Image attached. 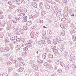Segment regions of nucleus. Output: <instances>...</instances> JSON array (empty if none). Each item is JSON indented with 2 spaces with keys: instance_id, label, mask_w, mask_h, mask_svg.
Returning a JSON list of instances; mask_svg holds the SVG:
<instances>
[{
  "instance_id": "f257e3e1",
  "label": "nucleus",
  "mask_w": 76,
  "mask_h": 76,
  "mask_svg": "<svg viewBox=\"0 0 76 76\" xmlns=\"http://www.w3.org/2000/svg\"><path fill=\"white\" fill-rule=\"evenodd\" d=\"M31 4L32 6H33L34 7H37V5L35 2H33L31 3Z\"/></svg>"
},
{
  "instance_id": "f03ea898",
  "label": "nucleus",
  "mask_w": 76,
  "mask_h": 76,
  "mask_svg": "<svg viewBox=\"0 0 76 76\" xmlns=\"http://www.w3.org/2000/svg\"><path fill=\"white\" fill-rule=\"evenodd\" d=\"M56 39L57 42L59 43H60L61 41V40L60 37H58Z\"/></svg>"
},
{
  "instance_id": "7ed1b4c3",
  "label": "nucleus",
  "mask_w": 76,
  "mask_h": 76,
  "mask_svg": "<svg viewBox=\"0 0 76 76\" xmlns=\"http://www.w3.org/2000/svg\"><path fill=\"white\" fill-rule=\"evenodd\" d=\"M31 37L32 38H34L35 37L34 36V34L32 32H31L30 34Z\"/></svg>"
},
{
  "instance_id": "20e7f679",
  "label": "nucleus",
  "mask_w": 76,
  "mask_h": 76,
  "mask_svg": "<svg viewBox=\"0 0 76 76\" xmlns=\"http://www.w3.org/2000/svg\"><path fill=\"white\" fill-rule=\"evenodd\" d=\"M23 70V68L22 67H20L18 69V71L19 72H21Z\"/></svg>"
},
{
  "instance_id": "39448f33",
  "label": "nucleus",
  "mask_w": 76,
  "mask_h": 76,
  "mask_svg": "<svg viewBox=\"0 0 76 76\" xmlns=\"http://www.w3.org/2000/svg\"><path fill=\"white\" fill-rule=\"evenodd\" d=\"M25 15V13L21 12L20 13V15L21 16H23Z\"/></svg>"
},
{
  "instance_id": "423d86ee",
  "label": "nucleus",
  "mask_w": 76,
  "mask_h": 76,
  "mask_svg": "<svg viewBox=\"0 0 76 76\" xmlns=\"http://www.w3.org/2000/svg\"><path fill=\"white\" fill-rule=\"evenodd\" d=\"M9 41H10V39H9L8 38H6L5 39V41L6 43H8V42H9Z\"/></svg>"
},
{
  "instance_id": "0eeeda50",
  "label": "nucleus",
  "mask_w": 76,
  "mask_h": 76,
  "mask_svg": "<svg viewBox=\"0 0 76 76\" xmlns=\"http://www.w3.org/2000/svg\"><path fill=\"white\" fill-rule=\"evenodd\" d=\"M4 36V34L2 33H0V37L1 38H3Z\"/></svg>"
},
{
  "instance_id": "6e6552de",
  "label": "nucleus",
  "mask_w": 76,
  "mask_h": 76,
  "mask_svg": "<svg viewBox=\"0 0 76 76\" xmlns=\"http://www.w3.org/2000/svg\"><path fill=\"white\" fill-rule=\"evenodd\" d=\"M20 45H17L16 46V49L20 50Z\"/></svg>"
},
{
  "instance_id": "1a4fd4ad",
  "label": "nucleus",
  "mask_w": 76,
  "mask_h": 76,
  "mask_svg": "<svg viewBox=\"0 0 76 76\" xmlns=\"http://www.w3.org/2000/svg\"><path fill=\"white\" fill-rule=\"evenodd\" d=\"M43 65L45 66H47L48 65V63L47 62H44L43 63Z\"/></svg>"
},
{
  "instance_id": "9d476101",
  "label": "nucleus",
  "mask_w": 76,
  "mask_h": 76,
  "mask_svg": "<svg viewBox=\"0 0 76 76\" xmlns=\"http://www.w3.org/2000/svg\"><path fill=\"white\" fill-rule=\"evenodd\" d=\"M23 28L24 29H25V30H27L28 29V27L27 26H26V27L24 26L23 27Z\"/></svg>"
},
{
  "instance_id": "9b49d317",
  "label": "nucleus",
  "mask_w": 76,
  "mask_h": 76,
  "mask_svg": "<svg viewBox=\"0 0 76 76\" xmlns=\"http://www.w3.org/2000/svg\"><path fill=\"white\" fill-rule=\"evenodd\" d=\"M60 62V61H59V60H57V61H56V64L57 65H58L59 64Z\"/></svg>"
},
{
  "instance_id": "f8f14e48",
  "label": "nucleus",
  "mask_w": 76,
  "mask_h": 76,
  "mask_svg": "<svg viewBox=\"0 0 76 76\" xmlns=\"http://www.w3.org/2000/svg\"><path fill=\"white\" fill-rule=\"evenodd\" d=\"M4 49L3 48H0V53L3 52L4 51Z\"/></svg>"
},
{
  "instance_id": "ddd939ff",
  "label": "nucleus",
  "mask_w": 76,
  "mask_h": 76,
  "mask_svg": "<svg viewBox=\"0 0 76 76\" xmlns=\"http://www.w3.org/2000/svg\"><path fill=\"white\" fill-rule=\"evenodd\" d=\"M51 48L53 50H55L56 49V47L55 46H52L51 47Z\"/></svg>"
},
{
  "instance_id": "4468645a",
  "label": "nucleus",
  "mask_w": 76,
  "mask_h": 76,
  "mask_svg": "<svg viewBox=\"0 0 76 76\" xmlns=\"http://www.w3.org/2000/svg\"><path fill=\"white\" fill-rule=\"evenodd\" d=\"M10 50V49L9 48H8V47H6V48H5V50L7 51H9V50Z\"/></svg>"
},
{
  "instance_id": "2eb2a0df",
  "label": "nucleus",
  "mask_w": 76,
  "mask_h": 76,
  "mask_svg": "<svg viewBox=\"0 0 76 76\" xmlns=\"http://www.w3.org/2000/svg\"><path fill=\"white\" fill-rule=\"evenodd\" d=\"M61 34L62 36H64L65 35V32L64 31H62L61 33Z\"/></svg>"
},
{
  "instance_id": "dca6fc26",
  "label": "nucleus",
  "mask_w": 76,
  "mask_h": 76,
  "mask_svg": "<svg viewBox=\"0 0 76 76\" xmlns=\"http://www.w3.org/2000/svg\"><path fill=\"white\" fill-rule=\"evenodd\" d=\"M16 19H17V20H19L20 19V18L19 17H16Z\"/></svg>"
},
{
  "instance_id": "f3484780",
  "label": "nucleus",
  "mask_w": 76,
  "mask_h": 76,
  "mask_svg": "<svg viewBox=\"0 0 76 76\" xmlns=\"http://www.w3.org/2000/svg\"><path fill=\"white\" fill-rule=\"evenodd\" d=\"M58 72L59 73H61L62 72V70L61 69H59L58 70Z\"/></svg>"
},
{
  "instance_id": "a211bd4d",
  "label": "nucleus",
  "mask_w": 76,
  "mask_h": 76,
  "mask_svg": "<svg viewBox=\"0 0 76 76\" xmlns=\"http://www.w3.org/2000/svg\"><path fill=\"white\" fill-rule=\"evenodd\" d=\"M16 41H17V42H19L20 41V39L18 38H17V39H16Z\"/></svg>"
},
{
  "instance_id": "6ab92c4d",
  "label": "nucleus",
  "mask_w": 76,
  "mask_h": 76,
  "mask_svg": "<svg viewBox=\"0 0 76 76\" xmlns=\"http://www.w3.org/2000/svg\"><path fill=\"white\" fill-rule=\"evenodd\" d=\"M49 57L50 58H52L53 57V55L52 54L50 55Z\"/></svg>"
},
{
  "instance_id": "aec40b11",
  "label": "nucleus",
  "mask_w": 76,
  "mask_h": 76,
  "mask_svg": "<svg viewBox=\"0 0 76 76\" xmlns=\"http://www.w3.org/2000/svg\"><path fill=\"white\" fill-rule=\"evenodd\" d=\"M53 43L54 44H57V42L56 41V40H54L53 41Z\"/></svg>"
},
{
  "instance_id": "412c9836",
  "label": "nucleus",
  "mask_w": 76,
  "mask_h": 76,
  "mask_svg": "<svg viewBox=\"0 0 76 76\" xmlns=\"http://www.w3.org/2000/svg\"><path fill=\"white\" fill-rule=\"evenodd\" d=\"M12 21V22L14 23H17V21L16 20H13Z\"/></svg>"
},
{
  "instance_id": "4be33fe9",
  "label": "nucleus",
  "mask_w": 76,
  "mask_h": 76,
  "mask_svg": "<svg viewBox=\"0 0 76 76\" xmlns=\"http://www.w3.org/2000/svg\"><path fill=\"white\" fill-rule=\"evenodd\" d=\"M47 43L48 44H50L51 43V41L50 40H48V42H47Z\"/></svg>"
},
{
  "instance_id": "5701e85b",
  "label": "nucleus",
  "mask_w": 76,
  "mask_h": 76,
  "mask_svg": "<svg viewBox=\"0 0 76 76\" xmlns=\"http://www.w3.org/2000/svg\"><path fill=\"white\" fill-rule=\"evenodd\" d=\"M27 24L28 26H30L31 24V22H28Z\"/></svg>"
},
{
  "instance_id": "b1692460",
  "label": "nucleus",
  "mask_w": 76,
  "mask_h": 76,
  "mask_svg": "<svg viewBox=\"0 0 76 76\" xmlns=\"http://www.w3.org/2000/svg\"><path fill=\"white\" fill-rule=\"evenodd\" d=\"M28 48H23V50L24 51H26L28 50Z\"/></svg>"
},
{
  "instance_id": "393cba45",
  "label": "nucleus",
  "mask_w": 76,
  "mask_h": 76,
  "mask_svg": "<svg viewBox=\"0 0 76 76\" xmlns=\"http://www.w3.org/2000/svg\"><path fill=\"white\" fill-rule=\"evenodd\" d=\"M73 40L75 41L76 40V36H74V37H73Z\"/></svg>"
},
{
  "instance_id": "a878e982",
  "label": "nucleus",
  "mask_w": 76,
  "mask_h": 76,
  "mask_svg": "<svg viewBox=\"0 0 76 76\" xmlns=\"http://www.w3.org/2000/svg\"><path fill=\"white\" fill-rule=\"evenodd\" d=\"M43 20H40L39 22V23H41V24L42 23H43Z\"/></svg>"
},
{
  "instance_id": "bb28decb",
  "label": "nucleus",
  "mask_w": 76,
  "mask_h": 76,
  "mask_svg": "<svg viewBox=\"0 0 76 76\" xmlns=\"http://www.w3.org/2000/svg\"><path fill=\"white\" fill-rule=\"evenodd\" d=\"M4 18V16L3 15H0V19H2Z\"/></svg>"
},
{
  "instance_id": "cd10ccee",
  "label": "nucleus",
  "mask_w": 76,
  "mask_h": 76,
  "mask_svg": "<svg viewBox=\"0 0 76 76\" xmlns=\"http://www.w3.org/2000/svg\"><path fill=\"white\" fill-rule=\"evenodd\" d=\"M60 15V14L59 13L57 12L56 14V15L57 16H59V15Z\"/></svg>"
},
{
  "instance_id": "c85d7f7f",
  "label": "nucleus",
  "mask_w": 76,
  "mask_h": 76,
  "mask_svg": "<svg viewBox=\"0 0 76 76\" xmlns=\"http://www.w3.org/2000/svg\"><path fill=\"white\" fill-rule=\"evenodd\" d=\"M27 20L25 19L23 20V21L24 22H27Z\"/></svg>"
},
{
  "instance_id": "c756f323",
  "label": "nucleus",
  "mask_w": 76,
  "mask_h": 76,
  "mask_svg": "<svg viewBox=\"0 0 76 76\" xmlns=\"http://www.w3.org/2000/svg\"><path fill=\"white\" fill-rule=\"evenodd\" d=\"M38 62L39 64L42 63V61L41 60H39L38 61Z\"/></svg>"
},
{
  "instance_id": "7c9ffc66",
  "label": "nucleus",
  "mask_w": 76,
  "mask_h": 76,
  "mask_svg": "<svg viewBox=\"0 0 76 76\" xmlns=\"http://www.w3.org/2000/svg\"><path fill=\"white\" fill-rule=\"evenodd\" d=\"M70 26L71 27H74L73 25L72 24H71V25H70Z\"/></svg>"
},
{
  "instance_id": "2f4dec72",
  "label": "nucleus",
  "mask_w": 76,
  "mask_h": 76,
  "mask_svg": "<svg viewBox=\"0 0 76 76\" xmlns=\"http://www.w3.org/2000/svg\"><path fill=\"white\" fill-rule=\"evenodd\" d=\"M25 2V1L24 0H22L21 1V3L22 4H23Z\"/></svg>"
},
{
  "instance_id": "473e14b6",
  "label": "nucleus",
  "mask_w": 76,
  "mask_h": 76,
  "mask_svg": "<svg viewBox=\"0 0 76 76\" xmlns=\"http://www.w3.org/2000/svg\"><path fill=\"white\" fill-rule=\"evenodd\" d=\"M6 55L8 57L9 56V54L8 53H7L6 54Z\"/></svg>"
},
{
  "instance_id": "72a5a7b5",
  "label": "nucleus",
  "mask_w": 76,
  "mask_h": 76,
  "mask_svg": "<svg viewBox=\"0 0 76 76\" xmlns=\"http://www.w3.org/2000/svg\"><path fill=\"white\" fill-rule=\"evenodd\" d=\"M9 8L10 9H13V8L12 7V6H10V7H9Z\"/></svg>"
},
{
  "instance_id": "f704fd0d",
  "label": "nucleus",
  "mask_w": 76,
  "mask_h": 76,
  "mask_svg": "<svg viewBox=\"0 0 76 76\" xmlns=\"http://www.w3.org/2000/svg\"><path fill=\"white\" fill-rule=\"evenodd\" d=\"M16 3H17V4H20L19 2H18V1H17V2H16Z\"/></svg>"
},
{
  "instance_id": "c9c22d12",
  "label": "nucleus",
  "mask_w": 76,
  "mask_h": 76,
  "mask_svg": "<svg viewBox=\"0 0 76 76\" xmlns=\"http://www.w3.org/2000/svg\"><path fill=\"white\" fill-rule=\"evenodd\" d=\"M74 31L75 32H76V28H74Z\"/></svg>"
},
{
  "instance_id": "e433bc0d",
  "label": "nucleus",
  "mask_w": 76,
  "mask_h": 76,
  "mask_svg": "<svg viewBox=\"0 0 76 76\" xmlns=\"http://www.w3.org/2000/svg\"><path fill=\"white\" fill-rule=\"evenodd\" d=\"M18 12H21L20 11V10H18Z\"/></svg>"
},
{
  "instance_id": "4c0bfd02",
  "label": "nucleus",
  "mask_w": 76,
  "mask_h": 76,
  "mask_svg": "<svg viewBox=\"0 0 76 76\" xmlns=\"http://www.w3.org/2000/svg\"><path fill=\"white\" fill-rule=\"evenodd\" d=\"M67 2V1L66 0H64V3H66Z\"/></svg>"
},
{
  "instance_id": "58836bf2",
  "label": "nucleus",
  "mask_w": 76,
  "mask_h": 76,
  "mask_svg": "<svg viewBox=\"0 0 76 76\" xmlns=\"http://www.w3.org/2000/svg\"><path fill=\"white\" fill-rule=\"evenodd\" d=\"M2 29H3L2 28H0V31H1L2 30Z\"/></svg>"
},
{
  "instance_id": "ea45409f",
  "label": "nucleus",
  "mask_w": 76,
  "mask_h": 76,
  "mask_svg": "<svg viewBox=\"0 0 76 76\" xmlns=\"http://www.w3.org/2000/svg\"><path fill=\"white\" fill-rule=\"evenodd\" d=\"M42 34V35H43V36H45V34H44V32H43Z\"/></svg>"
},
{
  "instance_id": "a19ab883",
  "label": "nucleus",
  "mask_w": 76,
  "mask_h": 76,
  "mask_svg": "<svg viewBox=\"0 0 76 76\" xmlns=\"http://www.w3.org/2000/svg\"><path fill=\"white\" fill-rule=\"evenodd\" d=\"M27 18V17H26V16H25L23 18L25 19V18Z\"/></svg>"
},
{
  "instance_id": "79ce46f5",
  "label": "nucleus",
  "mask_w": 76,
  "mask_h": 76,
  "mask_svg": "<svg viewBox=\"0 0 76 76\" xmlns=\"http://www.w3.org/2000/svg\"><path fill=\"white\" fill-rule=\"evenodd\" d=\"M3 76H6V75L4 74H3Z\"/></svg>"
},
{
  "instance_id": "37998d69",
  "label": "nucleus",
  "mask_w": 76,
  "mask_h": 76,
  "mask_svg": "<svg viewBox=\"0 0 76 76\" xmlns=\"http://www.w3.org/2000/svg\"><path fill=\"white\" fill-rule=\"evenodd\" d=\"M13 2H15L16 0H12Z\"/></svg>"
},
{
  "instance_id": "c03bdc74",
  "label": "nucleus",
  "mask_w": 76,
  "mask_h": 76,
  "mask_svg": "<svg viewBox=\"0 0 76 76\" xmlns=\"http://www.w3.org/2000/svg\"><path fill=\"white\" fill-rule=\"evenodd\" d=\"M58 11V10H57V9L56 10V12H57Z\"/></svg>"
},
{
  "instance_id": "a18cd8bd",
  "label": "nucleus",
  "mask_w": 76,
  "mask_h": 76,
  "mask_svg": "<svg viewBox=\"0 0 76 76\" xmlns=\"http://www.w3.org/2000/svg\"><path fill=\"white\" fill-rule=\"evenodd\" d=\"M43 27L44 28H46V27L45 26H43Z\"/></svg>"
},
{
  "instance_id": "49530a36",
  "label": "nucleus",
  "mask_w": 76,
  "mask_h": 76,
  "mask_svg": "<svg viewBox=\"0 0 76 76\" xmlns=\"http://www.w3.org/2000/svg\"><path fill=\"white\" fill-rule=\"evenodd\" d=\"M15 40H14L13 41V42H14V43H15Z\"/></svg>"
},
{
  "instance_id": "de8ad7c7",
  "label": "nucleus",
  "mask_w": 76,
  "mask_h": 76,
  "mask_svg": "<svg viewBox=\"0 0 76 76\" xmlns=\"http://www.w3.org/2000/svg\"><path fill=\"white\" fill-rule=\"evenodd\" d=\"M72 15V16H74V15Z\"/></svg>"
},
{
  "instance_id": "09e8293b",
  "label": "nucleus",
  "mask_w": 76,
  "mask_h": 76,
  "mask_svg": "<svg viewBox=\"0 0 76 76\" xmlns=\"http://www.w3.org/2000/svg\"><path fill=\"white\" fill-rule=\"evenodd\" d=\"M51 62V61H49V62Z\"/></svg>"
},
{
  "instance_id": "8fccbe9b",
  "label": "nucleus",
  "mask_w": 76,
  "mask_h": 76,
  "mask_svg": "<svg viewBox=\"0 0 76 76\" xmlns=\"http://www.w3.org/2000/svg\"><path fill=\"white\" fill-rule=\"evenodd\" d=\"M11 40L12 41V40H13V39H12Z\"/></svg>"
},
{
  "instance_id": "3c124183",
  "label": "nucleus",
  "mask_w": 76,
  "mask_h": 76,
  "mask_svg": "<svg viewBox=\"0 0 76 76\" xmlns=\"http://www.w3.org/2000/svg\"><path fill=\"white\" fill-rule=\"evenodd\" d=\"M54 10H55V8H54Z\"/></svg>"
},
{
  "instance_id": "603ef678",
  "label": "nucleus",
  "mask_w": 76,
  "mask_h": 76,
  "mask_svg": "<svg viewBox=\"0 0 76 76\" xmlns=\"http://www.w3.org/2000/svg\"><path fill=\"white\" fill-rule=\"evenodd\" d=\"M1 25V22H0V25Z\"/></svg>"
},
{
  "instance_id": "864d4df0",
  "label": "nucleus",
  "mask_w": 76,
  "mask_h": 76,
  "mask_svg": "<svg viewBox=\"0 0 76 76\" xmlns=\"http://www.w3.org/2000/svg\"><path fill=\"white\" fill-rule=\"evenodd\" d=\"M1 14V13H0V15Z\"/></svg>"
},
{
  "instance_id": "5fc2aeb1",
  "label": "nucleus",
  "mask_w": 76,
  "mask_h": 76,
  "mask_svg": "<svg viewBox=\"0 0 76 76\" xmlns=\"http://www.w3.org/2000/svg\"><path fill=\"white\" fill-rule=\"evenodd\" d=\"M30 43V44L31 43Z\"/></svg>"
},
{
  "instance_id": "6e6d98bb",
  "label": "nucleus",
  "mask_w": 76,
  "mask_h": 76,
  "mask_svg": "<svg viewBox=\"0 0 76 76\" xmlns=\"http://www.w3.org/2000/svg\"><path fill=\"white\" fill-rule=\"evenodd\" d=\"M34 67H35V66H34Z\"/></svg>"
}]
</instances>
